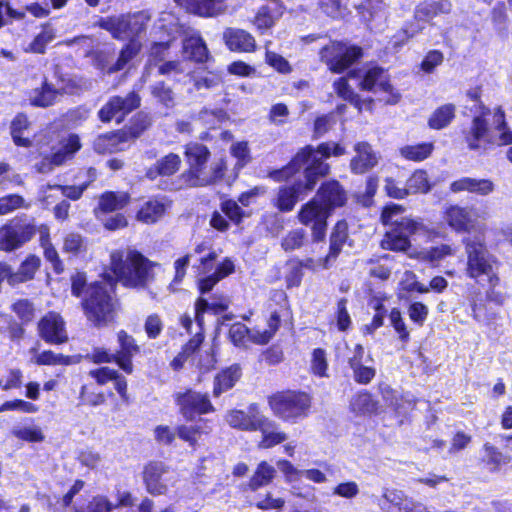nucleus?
<instances>
[{"label":"nucleus","mask_w":512,"mask_h":512,"mask_svg":"<svg viewBox=\"0 0 512 512\" xmlns=\"http://www.w3.org/2000/svg\"><path fill=\"white\" fill-rule=\"evenodd\" d=\"M113 275H105L107 283L95 282L88 288V296L83 302L88 320L96 326L106 325L113 320L115 302L110 295L118 280L125 286H144L152 278V263L134 250L127 252L116 250L110 255Z\"/></svg>","instance_id":"obj_1"},{"label":"nucleus","mask_w":512,"mask_h":512,"mask_svg":"<svg viewBox=\"0 0 512 512\" xmlns=\"http://www.w3.org/2000/svg\"><path fill=\"white\" fill-rule=\"evenodd\" d=\"M403 211V207L398 204H390L383 209L382 223L391 226L381 240L383 249L403 252L411 247L410 236H422L427 240L440 236L435 228L427 226L420 219L401 216Z\"/></svg>","instance_id":"obj_2"},{"label":"nucleus","mask_w":512,"mask_h":512,"mask_svg":"<svg viewBox=\"0 0 512 512\" xmlns=\"http://www.w3.org/2000/svg\"><path fill=\"white\" fill-rule=\"evenodd\" d=\"M346 153L345 147L338 143L326 142L320 144L317 149L308 145L301 149L291 160L289 165L280 171H275L272 177L276 180L286 179L293 172L304 167V176L306 178V188L312 190L320 177L329 172V165L324 163L323 159L333 156H342Z\"/></svg>","instance_id":"obj_3"},{"label":"nucleus","mask_w":512,"mask_h":512,"mask_svg":"<svg viewBox=\"0 0 512 512\" xmlns=\"http://www.w3.org/2000/svg\"><path fill=\"white\" fill-rule=\"evenodd\" d=\"M463 244L467 254V276L479 284L499 285L500 262L487 250L484 237H466Z\"/></svg>","instance_id":"obj_4"},{"label":"nucleus","mask_w":512,"mask_h":512,"mask_svg":"<svg viewBox=\"0 0 512 512\" xmlns=\"http://www.w3.org/2000/svg\"><path fill=\"white\" fill-rule=\"evenodd\" d=\"M352 85H356L364 91L388 94L387 97L380 98L387 104H396L400 98L398 93L393 92L384 70L379 66H374L359 74L349 73L347 78H340L334 83L337 93L344 99H352Z\"/></svg>","instance_id":"obj_5"},{"label":"nucleus","mask_w":512,"mask_h":512,"mask_svg":"<svg viewBox=\"0 0 512 512\" xmlns=\"http://www.w3.org/2000/svg\"><path fill=\"white\" fill-rule=\"evenodd\" d=\"M467 142L471 149L481 148L485 143L511 144L512 130L505 121L502 110L497 109L493 114L488 113L483 117L474 118Z\"/></svg>","instance_id":"obj_6"},{"label":"nucleus","mask_w":512,"mask_h":512,"mask_svg":"<svg viewBox=\"0 0 512 512\" xmlns=\"http://www.w3.org/2000/svg\"><path fill=\"white\" fill-rule=\"evenodd\" d=\"M268 403L275 416L284 421L296 422L308 415L311 398L303 392L286 391L270 396Z\"/></svg>","instance_id":"obj_7"},{"label":"nucleus","mask_w":512,"mask_h":512,"mask_svg":"<svg viewBox=\"0 0 512 512\" xmlns=\"http://www.w3.org/2000/svg\"><path fill=\"white\" fill-rule=\"evenodd\" d=\"M321 40L320 61L326 64H353L364 56L361 47L339 41L326 40L318 35H308L303 38L305 43Z\"/></svg>","instance_id":"obj_8"},{"label":"nucleus","mask_w":512,"mask_h":512,"mask_svg":"<svg viewBox=\"0 0 512 512\" xmlns=\"http://www.w3.org/2000/svg\"><path fill=\"white\" fill-rule=\"evenodd\" d=\"M36 234L33 221L13 220L0 227V250L12 252L29 242Z\"/></svg>","instance_id":"obj_9"},{"label":"nucleus","mask_w":512,"mask_h":512,"mask_svg":"<svg viewBox=\"0 0 512 512\" xmlns=\"http://www.w3.org/2000/svg\"><path fill=\"white\" fill-rule=\"evenodd\" d=\"M143 481L146 490L152 495H164L178 481L177 473L163 462L148 463L143 470Z\"/></svg>","instance_id":"obj_10"},{"label":"nucleus","mask_w":512,"mask_h":512,"mask_svg":"<svg viewBox=\"0 0 512 512\" xmlns=\"http://www.w3.org/2000/svg\"><path fill=\"white\" fill-rule=\"evenodd\" d=\"M330 212L316 197L301 207L298 219L301 224L311 226L312 237L315 242L324 240Z\"/></svg>","instance_id":"obj_11"},{"label":"nucleus","mask_w":512,"mask_h":512,"mask_svg":"<svg viewBox=\"0 0 512 512\" xmlns=\"http://www.w3.org/2000/svg\"><path fill=\"white\" fill-rule=\"evenodd\" d=\"M81 148L80 139L77 135L71 134L61 139L57 146L52 147L50 155H46L42 160L35 164L39 173H49L55 167L64 164L73 158L74 154Z\"/></svg>","instance_id":"obj_12"},{"label":"nucleus","mask_w":512,"mask_h":512,"mask_svg":"<svg viewBox=\"0 0 512 512\" xmlns=\"http://www.w3.org/2000/svg\"><path fill=\"white\" fill-rule=\"evenodd\" d=\"M185 156L189 164L187 182L190 186H206L209 181L203 176L210 156L208 148L200 143H189L185 148Z\"/></svg>","instance_id":"obj_13"},{"label":"nucleus","mask_w":512,"mask_h":512,"mask_svg":"<svg viewBox=\"0 0 512 512\" xmlns=\"http://www.w3.org/2000/svg\"><path fill=\"white\" fill-rule=\"evenodd\" d=\"M480 213L474 207L451 205L444 212V220L455 232H471L480 230Z\"/></svg>","instance_id":"obj_14"},{"label":"nucleus","mask_w":512,"mask_h":512,"mask_svg":"<svg viewBox=\"0 0 512 512\" xmlns=\"http://www.w3.org/2000/svg\"><path fill=\"white\" fill-rule=\"evenodd\" d=\"M146 126L141 128H124L117 132L98 136L94 141V149L98 153H114L125 148V144L140 136Z\"/></svg>","instance_id":"obj_15"},{"label":"nucleus","mask_w":512,"mask_h":512,"mask_svg":"<svg viewBox=\"0 0 512 512\" xmlns=\"http://www.w3.org/2000/svg\"><path fill=\"white\" fill-rule=\"evenodd\" d=\"M40 337L48 344H63L68 341L65 321L60 314L49 312L38 323Z\"/></svg>","instance_id":"obj_16"},{"label":"nucleus","mask_w":512,"mask_h":512,"mask_svg":"<svg viewBox=\"0 0 512 512\" xmlns=\"http://www.w3.org/2000/svg\"><path fill=\"white\" fill-rule=\"evenodd\" d=\"M140 105V98L134 92L129 93L126 97H113L99 111V118L103 122H109L116 119L121 122L123 117L136 109Z\"/></svg>","instance_id":"obj_17"},{"label":"nucleus","mask_w":512,"mask_h":512,"mask_svg":"<svg viewBox=\"0 0 512 512\" xmlns=\"http://www.w3.org/2000/svg\"><path fill=\"white\" fill-rule=\"evenodd\" d=\"M177 405L187 420H192L196 414H206L214 410L207 394L188 390L176 395Z\"/></svg>","instance_id":"obj_18"},{"label":"nucleus","mask_w":512,"mask_h":512,"mask_svg":"<svg viewBox=\"0 0 512 512\" xmlns=\"http://www.w3.org/2000/svg\"><path fill=\"white\" fill-rule=\"evenodd\" d=\"M264 415L257 404H251L246 411L233 409L227 412L225 420L228 425L241 431H258Z\"/></svg>","instance_id":"obj_19"},{"label":"nucleus","mask_w":512,"mask_h":512,"mask_svg":"<svg viewBox=\"0 0 512 512\" xmlns=\"http://www.w3.org/2000/svg\"><path fill=\"white\" fill-rule=\"evenodd\" d=\"M381 507L386 512H423L425 505L408 498L402 491L386 489Z\"/></svg>","instance_id":"obj_20"},{"label":"nucleus","mask_w":512,"mask_h":512,"mask_svg":"<svg viewBox=\"0 0 512 512\" xmlns=\"http://www.w3.org/2000/svg\"><path fill=\"white\" fill-rule=\"evenodd\" d=\"M117 340L119 349L115 352L116 364L125 373L131 374L133 372L132 358L139 352L140 348L133 336L124 330L117 333Z\"/></svg>","instance_id":"obj_21"},{"label":"nucleus","mask_w":512,"mask_h":512,"mask_svg":"<svg viewBox=\"0 0 512 512\" xmlns=\"http://www.w3.org/2000/svg\"><path fill=\"white\" fill-rule=\"evenodd\" d=\"M186 11L202 16L215 17L226 12L227 0H174Z\"/></svg>","instance_id":"obj_22"},{"label":"nucleus","mask_w":512,"mask_h":512,"mask_svg":"<svg viewBox=\"0 0 512 512\" xmlns=\"http://www.w3.org/2000/svg\"><path fill=\"white\" fill-rule=\"evenodd\" d=\"M354 152L355 155L350 161V168L353 173L363 174L378 164L379 157L369 143H356L354 145Z\"/></svg>","instance_id":"obj_23"},{"label":"nucleus","mask_w":512,"mask_h":512,"mask_svg":"<svg viewBox=\"0 0 512 512\" xmlns=\"http://www.w3.org/2000/svg\"><path fill=\"white\" fill-rule=\"evenodd\" d=\"M223 40L231 51L252 52L256 47L254 37L242 29L227 28Z\"/></svg>","instance_id":"obj_24"},{"label":"nucleus","mask_w":512,"mask_h":512,"mask_svg":"<svg viewBox=\"0 0 512 512\" xmlns=\"http://www.w3.org/2000/svg\"><path fill=\"white\" fill-rule=\"evenodd\" d=\"M494 183L489 179L463 177L450 184L453 193L469 192L480 196L489 195L494 191Z\"/></svg>","instance_id":"obj_25"},{"label":"nucleus","mask_w":512,"mask_h":512,"mask_svg":"<svg viewBox=\"0 0 512 512\" xmlns=\"http://www.w3.org/2000/svg\"><path fill=\"white\" fill-rule=\"evenodd\" d=\"M60 89H65V86H60L56 89L45 78L40 87L28 92L27 100L31 106L46 108L55 104Z\"/></svg>","instance_id":"obj_26"},{"label":"nucleus","mask_w":512,"mask_h":512,"mask_svg":"<svg viewBox=\"0 0 512 512\" xmlns=\"http://www.w3.org/2000/svg\"><path fill=\"white\" fill-rule=\"evenodd\" d=\"M182 57L185 61L197 64H203L210 60L207 46L199 35H194L184 40Z\"/></svg>","instance_id":"obj_27"},{"label":"nucleus","mask_w":512,"mask_h":512,"mask_svg":"<svg viewBox=\"0 0 512 512\" xmlns=\"http://www.w3.org/2000/svg\"><path fill=\"white\" fill-rule=\"evenodd\" d=\"M452 4L449 0H424L415 10V18L420 21H430L437 16L449 14Z\"/></svg>","instance_id":"obj_28"},{"label":"nucleus","mask_w":512,"mask_h":512,"mask_svg":"<svg viewBox=\"0 0 512 512\" xmlns=\"http://www.w3.org/2000/svg\"><path fill=\"white\" fill-rule=\"evenodd\" d=\"M330 211L335 207H340L346 202V194L340 184L336 181H330L321 186L315 196Z\"/></svg>","instance_id":"obj_29"},{"label":"nucleus","mask_w":512,"mask_h":512,"mask_svg":"<svg viewBox=\"0 0 512 512\" xmlns=\"http://www.w3.org/2000/svg\"><path fill=\"white\" fill-rule=\"evenodd\" d=\"M303 189L310 191L306 188V183L304 185H302V183H297L292 186L280 187L275 199L273 200L274 206L281 212L292 211Z\"/></svg>","instance_id":"obj_30"},{"label":"nucleus","mask_w":512,"mask_h":512,"mask_svg":"<svg viewBox=\"0 0 512 512\" xmlns=\"http://www.w3.org/2000/svg\"><path fill=\"white\" fill-rule=\"evenodd\" d=\"M98 26L108 31L115 39L124 40L132 38L129 15L127 14L101 18L98 21Z\"/></svg>","instance_id":"obj_31"},{"label":"nucleus","mask_w":512,"mask_h":512,"mask_svg":"<svg viewBox=\"0 0 512 512\" xmlns=\"http://www.w3.org/2000/svg\"><path fill=\"white\" fill-rule=\"evenodd\" d=\"M261 420V425L258 427V431L262 434V439L258 443L259 448H272L287 439L286 433L280 431L274 421L268 419L265 415Z\"/></svg>","instance_id":"obj_32"},{"label":"nucleus","mask_w":512,"mask_h":512,"mask_svg":"<svg viewBox=\"0 0 512 512\" xmlns=\"http://www.w3.org/2000/svg\"><path fill=\"white\" fill-rule=\"evenodd\" d=\"M167 205L163 200L150 199L144 202L137 212V220L145 224H153L161 219Z\"/></svg>","instance_id":"obj_33"},{"label":"nucleus","mask_w":512,"mask_h":512,"mask_svg":"<svg viewBox=\"0 0 512 512\" xmlns=\"http://www.w3.org/2000/svg\"><path fill=\"white\" fill-rule=\"evenodd\" d=\"M241 376V369L238 365H232L220 373H218L214 380L213 395L220 396L222 393L231 389Z\"/></svg>","instance_id":"obj_34"},{"label":"nucleus","mask_w":512,"mask_h":512,"mask_svg":"<svg viewBox=\"0 0 512 512\" xmlns=\"http://www.w3.org/2000/svg\"><path fill=\"white\" fill-rule=\"evenodd\" d=\"M433 151L434 144L432 142L407 144L398 149V153L403 159L413 162H421L428 159Z\"/></svg>","instance_id":"obj_35"},{"label":"nucleus","mask_w":512,"mask_h":512,"mask_svg":"<svg viewBox=\"0 0 512 512\" xmlns=\"http://www.w3.org/2000/svg\"><path fill=\"white\" fill-rule=\"evenodd\" d=\"M41 260L36 255H28L24 261L21 262L17 271H13L12 286L28 282L34 279V276L40 268Z\"/></svg>","instance_id":"obj_36"},{"label":"nucleus","mask_w":512,"mask_h":512,"mask_svg":"<svg viewBox=\"0 0 512 512\" xmlns=\"http://www.w3.org/2000/svg\"><path fill=\"white\" fill-rule=\"evenodd\" d=\"M131 505H133V499L131 494L128 492L119 494L118 502L116 504L110 502L104 496H96L88 504L86 512H111L119 506L127 507Z\"/></svg>","instance_id":"obj_37"},{"label":"nucleus","mask_w":512,"mask_h":512,"mask_svg":"<svg viewBox=\"0 0 512 512\" xmlns=\"http://www.w3.org/2000/svg\"><path fill=\"white\" fill-rule=\"evenodd\" d=\"M456 252V247L450 244L442 243L422 250L419 253V258L433 266H437L441 261L447 259L448 257L454 256Z\"/></svg>","instance_id":"obj_38"},{"label":"nucleus","mask_w":512,"mask_h":512,"mask_svg":"<svg viewBox=\"0 0 512 512\" xmlns=\"http://www.w3.org/2000/svg\"><path fill=\"white\" fill-rule=\"evenodd\" d=\"M181 164V159L179 155L170 153L160 160H158L155 164L154 169L151 168L147 172V176L151 179L155 178L157 175L161 176H170L176 173L179 170Z\"/></svg>","instance_id":"obj_39"},{"label":"nucleus","mask_w":512,"mask_h":512,"mask_svg":"<svg viewBox=\"0 0 512 512\" xmlns=\"http://www.w3.org/2000/svg\"><path fill=\"white\" fill-rule=\"evenodd\" d=\"M30 127V121L28 120V117L23 114L19 113L15 116V118L11 122L10 130H11V136L13 139V142L17 146L21 147H29L31 145V140L29 137L24 136L25 132Z\"/></svg>","instance_id":"obj_40"},{"label":"nucleus","mask_w":512,"mask_h":512,"mask_svg":"<svg viewBox=\"0 0 512 512\" xmlns=\"http://www.w3.org/2000/svg\"><path fill=\"white\" fill-rule=\"evenodd\" d=\"M350 409L356 415H369L377 410V402L370 393L359 392L351 398Z\"/></svg>","instance_id":"obj_41"},{"label":"nucleus","mask_w":512,"mask_h":512,"mask_svg":"<svg viewBox=\"0 0 512 512\" xmlns=\"http://www.w3.org/2000/svg\"><path fill=\"white\" fill-rule=\"evenodd\" d=\"M455 115V106L445 104L437 108L428 119V126L431 129L440 130L448 126Z\"/></svg>","instance_id":"obj_42"},{"label":"nucleus","mask_w":512,"mask_h":512,"mask_svg":"<svg viewBox=\"0 0 512 512\" xmlns=\"http://www.w3.org/2000/svg\"><path fill=\"white\" fill-rule=\"evenodd\" d=\"M31 353H35L34 357L32 358V362L37 365H70L74 363L73 357L66 356L63 354L54 353L51 350H46L41 353H36V349L32 348L30 350Z\"/></svg>","instance_id":"obj_43"},{"label":"nucleus","mask_w":512,"mask_h":512,"mask_svg":"<svg viewBox=\"0 0 512 512\" xmlns=\"http://www.w3.org/2000/svg\"><path fill=\"white\" fill-rule=\"evenodd\" d=\"M282 12L278 8L277 4L274 7L263 6L261 7L254 19V25L259 31H265L270 29L277 18L281 16Z\"/></svg>","instance_id":"obj_44"},{"label":"nucleus","mask_w":512,"mask_h":512,"mask_svg":"<svg viewBox=\"0 0 512 512\" xmlns=\"http://www.w3.org/2000/svg\"><path fill=\"white\" fill-rule=\"evenodd\" d=\"M128 200L129 197L124 192H106L100 198L99 208L103 212H113L125 207Z\"/></svg>","instance_id":"obj_45"},{"label":"nucleus","mask_w":512,"mask_h":512,"mask_svg":"<svg viewBox=\"0 0 512 512\" xmlns=\"http://www.w3.org/2000/svg\"><path fill=\"white\" fill-rule=\"evenodd\" d=\"M275 473L276 470L273 466L269 465L265 461L261 462L250 479V488L252 490H257L258 488L269 484L273 480Z\"/></svg>","instance_id":"obj_46"},{"label":"nucleus","mask_w":512,"mask_h":512,"mask_svg":"<svg viewBox=\"0 0 512 512\" xmlns=\"http://www.w3.org/2000/svg\"><path fill=\"white\" fill-rule=\"evenodd\" d=\"M30 206L31 204L18 194L0 197V215H7L18 209H28Z\"/></svg>","instance_id":"obj_47"},{"label":"nucleus","mask_w":512,"mask_h":512,"mask_svg":"<svg viewBox=\"0 0 512 512\" xmlns=\"http://www.w3.org/2000/svg\"><path fill=\"white\" fill-rule=\"evenodd\" d=\"M409 194L427 193L431 186L424 170H416L406 182Z\"/></svg>","instance_id":"obj_48"},{"label":"nucleus","mask_w":512,"mask_h":512,"mask_svg":"<svg viewBox=\"0 0 512 512\" xmlns=\"http://www.w3.org/2000/svg\"><path fill=\"white\" fill-rule=\"evenodd\" d=\"M349 364L353 370V376L356 382L360 384H368L375 376V369L361 364L357 357L349 359Z\"/></svg>","instance_id":"obj_49"},{"label":"nucleus","mask_w":512,"mask_h":512,"mask_svg":"<svg viewBox=\"0 0 512 512\" xmlns=\"http://www.w3.org/2000/svg\"><path fill=\"white\" fill-rule=\"evenodd\" d=\"M177 433L180 439L187 442L190 446L195 447L202 433H208L204 431L201 425H181L177 428Z\"/></svg>","instance_id":"obj_50"},{"label":"nucleus","mask_w":512,"mask_h":512,"mask_svg":"<svg viewBox=\"0 0 512 512\" xmlns=\"http://www.w3.org/2000/svg\"><path fill=\"white\" fill-rule=\"evenodd\" d=\"M364 7L369 13V21H376L379 24L386 21V5L382 0H366Z\"/></svg>","instance_id":"obj_51"},{"label":"nucleus","mask_w":512,"mask_h":512,"mask_svg":"<svg viewBox=\"0 0 512 512\" xmlns=\"http://www.w3.org/2000/svg\"><path fill=\"white\" fill-rule=\"evenodd\" d=\"M306 241V232L304 229L297 228L290 231L281 242V246L285 251H293L302 247Z\"/></svg>","instance_id":"obj_52"},{"label":"nucleus","mask_w":512,"mask_h":512,"mask_svg":"<svg viewBox=\"0 0 512 512\" xmlns=\"http://www.w3.org/2000/svg\"><path fill=\"white\" fill-rule=\"evenodd\" d=\"M249 328L243 323L237 322L231 325L229 329V338L235 346L247 347Z\"/></svg>","instance_id":"obj_53"},{"label":"nucleus","mask_w":512,"mask_h":512,"mask_svg":"<svg viewBox=\"0 0 512 512\" xmlns=\"http://www.w3.org/2000/svg\"><path fill=\"white\" fill-rule=\"evenodd\" d=\"M390 323L397 332L399 339L403 343H407L410 338V333L402 318L401 312L397 308H393L389 314Z\"/></svg>","instance_id":"obj_54"},{"label":"nucleus","mask_w":512,"mask_h":512,"mask_svg":"<svg viewBox=\"0 0 512 512\" xmlns=\"http://www.w3.org/2000/svg\"><path fill=\"white\" fill-rule=\"evenodd\" d=\"M13 434L21 440L29 442H41L44 439L42 430L36 425H29L13 430Z\"/></svg>","instance_id":"obj_55"},{"label":"nucleus","mask_w":512,"mask_h":512,"mask_svg":"<svg viewBox=\"0 0 512 512\" xmlns=\"http://www.w3.org/2000/svg\"><path fill=\"white\" fill-rule=\"evenodd\" d=\"M327 368L328 363L326 358V352L321 348L315 349L312 353L311 359L312 372L319 377H325L327 376Z\"/></svg>","instance_id":"obj_56"},{"label":"nucleus","mask_w":512,"mask_h":512,"mask_svg":"<svg viewBox=\"0 0 512 512\" xmlns=\"http://www.w3.org/2000/svg\"><path fill=\"white\" fill-rule=\"evenodd\" d=\"M129 15V26L132 37L139 35L150 20V15L145 11L136 12Z\"/></svg>","instance_id":"obj_57"},{"label":"nucleus","mask_w":512,"mask_h":512,"mask_svg":"<svg viewBox=\"0 0 512 512\" xmlns=\"http://www.w3.org/2000/svg\"><path fill=\"white\" fill-rule=\"evenodd\" d=\"M54 38V31L52 28L46 26L42 32L39 33L33 42L30 44L31 51L35 53H43L46 45Z\"/></svg>","instance_id":"obj_58"},{"label":"nucleus","mask_w":512,"mask_h":512,"mask_svg":"<svg viewBox=\"0 0 512 512\" xmlns=\"http://www.w3.org/2000/svg\"><path fill=\"white\" fill-rule=\"evenodd\" d=\"M408 316L418 326H422L427 319L429 309L421 302H413L408 307Z\"/></svg>","instance_id":"obj_59"},{"label":"nucleus","mask_w":512,"mask_h":512,"mask_svg":"<svg viewBox=\"0 0 512 512\" xmlns=\"http://www.w3.org/2000/svg\"><path fill=\"white\" fill-rule=\"evenodd\" d=\"M22 383V372L19 369L7 370L4 375L0 376V387L3 390L18 388Z\"/></svg>","instance_id":"obj_60"},{"label":"nucleus","mask_w":512,"mask_h":512,"mask_svg":"<svg viewBox=\"0 0 512 512\" xmlns=\"http://www.w3.org/2000/svg\"><path fill=\"white\" fill-rule=\"evenodd\" d=\"M12 310L23 322H29L34 317L33 304L27 299H21L16 301L12 305Z\"/></svg>","instance_id":"obj_61"},{"label":"nucleus","mask_w":512,"mask_h":512,"mask_svg":"<svg viewBox=\"0 0 512 512\" xmlns=\"http://www.w3.org/2000/svg\"><path fill=\"white\" fill-rule=\"evenodd\" d=\"M63 249L66 252L78 254L86 249V244L79 234L70 233L64 239Z\"/></svg>","instance_id":"obj_62"},{"label":"nucleus","mask_w":512,"mask_h":512,"mask_svg":"<svg viewBox=\"0 0 512 512\" xmlns=\"http://www.w3.org/2000/svg\"><path fill=\"white\" fill-rule=\"evenodd\" d=\"M332 493L345 499H353L359 494V486L354 481L342 482L334 487Z\"/></svg>","instance_id":"obj_63"},{"label":"nucleus","mask_w":512,"mask_h":512,"mask_svg":"<svg viewBox=\"0 0 512 512\" xmlns=\"http://www.w3.org/2000/svg\"><path fill=\"white\" fill-rule=\"evenodd\" d=\"M226 170V163L224 159H219L213 162L210 166V169H205L203 176L208 178L207 185L216 182L224 176V172Z\"/></svg>","instance_id":"obj_64"}]
</instances>
